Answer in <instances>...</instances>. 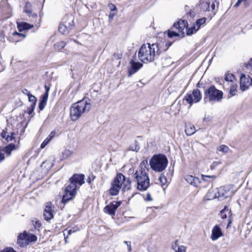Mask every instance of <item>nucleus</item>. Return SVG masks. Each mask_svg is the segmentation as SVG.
Masks as SVG:
<instances>
[{
  "instance_id": "obj_1",
  "label": "nucleus",
  "mask_w": 252,
  "mask_h": 252,
  "mask_svg": "<svg viewBox=\"0 0 252 252\" xmlns=\"http://www.w3.org/2000/svg\"><path fill=\"white\" fill-rule=\"evenodd\" d=\"M147 164V161H142L132 175L133 181L136 183L137 190L141 191L147 190L150 187V178Z\"/></svg>"
},
{
  "instance_id": "obj_2",
  "label": "nucleus",
  "mask_w": 252,
  "mask_h": 252,
  "mask_svg": "<svg viewBox=\"0 0 252 252\" xmlns=\"http://www.w3.org/2000/svg\"><path fill=\"white\" fill-rule=\"evenodd\" d=\"M160 54L158 44L153 43L147 45L143 44L140 47L138 53V57L144 63L152 62L158 58Z\"/></svg>"
},
{
  "instance_id": "obj_3",
  "label": "nucleus",
  "mask_w": 252,
  "mask_h": 252,
  "mask_svg": "<svg viewBox=\"0 0 252 252\" xmlns=\"http://www.w3.org/2000/svg\"><path fill=\"white\" fill-rule=\"evenodd\" d=\"M84 177L83 174H75L70 178V184L66 187L63 196V203L67 202L76 195L77 189L84 183Z\"/></svg>"
},
{
  "instance_id": "obj_4",
  "label": "nucleus",
  "mask_w": 252,
  "mask_h": 252,
  "mask_svg": "<svg viewBox=\"0 0 252 252\" xmlns=\"http://www.w3.org/2000/svg\"><path fill=\"white\" fill-rule=\"evenodd\" d=\"M91 106V104L85 99L74 103L70 108L71 120L73 121L77 120L83 113L90 110Z\"/></svg>"
},
{
  "instance_id": "obj_5",
  "label": "nucleus",
  "mask_w": 252,
  "mask_h": 252,
  "mask_svg": "<svg viewBox=\"0 0 252 252\" xmlns=\"http://www.w3.org/2000/svg\"><path fill=\"white\" fill-rule=\"evenodd\" d=\"M166 157L162 154L154 155L150 160L151 168L155 171L160 172L165 169L168 164Z\"/></svg>"
},
{
  "instance_id": "obj_6",
  "label": "nucleus",
  "mask_w": 252,
  "mask_h": 252,
  "mask_svg": "<svg viewBox=\"0 0 252 252\" xmlns=\"http://www.w3.org/2000/svg\"><path fill=\"white\" fill-rule=\"evenodd\" d=\"M223 96L221 91L217 89L214 86L208 88L204 93V100L205 102H215L220 101Z\"/></svg>"
},
{
  "instance_id": "obj_7",
  "label": "nucleus",
  "mask_w": 252,
  "mask_h": 252,
  "mask_svg": "<svg viewBox=\"0 0 252 252\" xmlns=\"http://www.w3.org/2000/svg\"><path fill=\"white\" fill-rule=\"evenodd\" d=\"M188 26V22L183 20H180L175 23L171 30L166 31L164 33H167L169 38L174 36H179V33H181L183 36H185V29H186Z\"/></svg>"
},
{
  "instance_id": "obj_8",
  "label": "nucleus",
  "mask_w": 252,
  "mask_h": 252,
  "mask_svg": "<svg viewBox=\"0 0 252 252\" xmlns=\"http://www.w3.org/2000/svg\"><path fill=\"white\" fill-rule=\"evenodd\" d=\"M202 98V95L200 91L198 89L193 90L191 93L188 94L185 96L183 100H186L191 107L193 103L199 102Z\"/></svg>"
},
{
  "instance_id": "obj_9",
  "label": "nucleus",
  "mask_w": 252,
  "mask_h": 252,
  "mask_svg": "<svg viewBox=\"0 0 252 252\" xmlns=\"http://www.w3.org/2000/svg\"><path fill=\"white\" fill-rule=\"evenodd\" d=\"M240 86L242 91L248 90L252 86V78L249 75H242L240 79Z\"/></svg>"
},
{
  "instance_id": "obj_10",
  "label": "nucleus",
  "mask_w": 252,
  "mask_h": 252,
  "mask_svg": "<svg viewBox=\"0 0 252 252\" xmlns=\"http://www.w3.org/2000/svg\"><path fill=\"white\" fill-rule=\"evenodd\" d=\"M121 204V201L113 202L105 207L104 209V212L110 215H115L116 210Z\"/></svg>"
},
{
  "instance_id": "obj_11",
  "label": "nucleus",
  "mask_w": 252,
  "mask_h": 252,
  "mask_svg": "<svg viewBox=\"0 0 252 252\" xmlns=\"http://www.w3.org/2000/svg\"><path fill=\"white\" fill-rule=\"evenodd\" d=\"M223 234L221 228L218 225H215L212 230L210 238L212 241L218 240L220 237L223 236Z\"/></svg>"
},
{
  "instance_id": "obj_12",
  "label": "nucleus",
  "mask_w": 252,
  "mask_h": 252,
  "mask_svg": "<svg viewBox=\"0 0 252 252\" xmlns=\"http://www.w3.org/2000/svg\"><path fill=\"white\" fill-rule=\"evenodd\" d=\"M130 67L128 69V76L136 73L142 66L140 62H135L133 60L130 62Z\"/></svg>"
},
{
  "instance_id": "obj_13",
  "label": "nucleus",
  "mask_w": 252,
  "mask_h": 252,
  "mask_svg": "<svg viewBox=\"0 0 252 252\" xmlns=\"http://www.w3.org/2000/svg\"><path fill=\"white\" fill-rule=\"evenodd\" d=\"M43 215L46 220H50L53 218V214L51 209V203L50 202L47 203Z\"/></svg>"
},
{
  "instance_id": "obj_14",
  "label": "nucleus",
  "mask_w": 252,
  "mask_h": 252,
  "mask_svg": "<svg viewBox=\"0 0 252 252\" xmlns=\"http://www.w3.org/2000/svg\"><path fill=\"white\" fill-rule=\"evenodd\" d=\"M17 243L21 247H25L29 245L26 231L19 235Z\"/></svg>"
},
{
  "instance_id": "obj_15",
  "label": "nucleus",
  "mask_w": 252,
  "mask_h": 252,
  "mask_svg": "<svg viewBox=\"0 0 252 252\" xmlns=\"http://www.w3.org/2000/svg\"><path fill=\"white\" fill-rule=\"evenodd\" d=\"M26 36V35L25 34L14 32L12 33V36L10 37L9 40L12 42H18L24 39Z\"/></svg>"
},
{
  "instance_id": "obj_16",
  "label": "nucleus",
  "mask_w": 252,
  "mask_h": 252,
  "mask_svg": "<svg viewBox=\"0 0 252 252\" xmlns=\"http://www.w3.org/2000/svg\"><path fill=\"white\" fill-rule=\"evenodd\" d=\"M62 24L67 27L68 29L71 30L73 26V18L72 16H65Z\"/></svg>"
},
{
  "instance_id": "obj_17",
  "label": "nucleus",
  "mask_w": 252,
  "mask_h": 252,
  "mask_svg": "<svg viewBox=\"0 0 252 252\" xmlns=\"http://www.w3.org/2000/svg\"><path fill=\"white\" fill-rule=\"evenodd\" d=\"M215 191H217V198L220 200H222L227 197V192L224 189L223 187H220L219 188L215 189Z\"/></svg>"
},
{
  "instance_id": "obj_18",
  "label": "nucleus",
  "mask_w": 252,
  "mask_h": 252,
  "mask_svg": "<svg viewBox=\"0 0 252 252\" xmlns=\"http://www.w3.org/2000/svg\"><path fill=\"white\" fill-rule=\"evenodd\" d=\"M125 180V176L123 175L122 173H118L116 177L114 179L113 184H116V185L120 186V189L121 188L123 182Z\"/></svg>"
},
{
  "instance_id": "obj_19",
  "label": "nucleus",
  "mask_w": 252,
  "mask_h": 252,
  "mask_svg": "<svg viewBox=\"0 0 252 252\" xmlns=\"http://www.w3.org/2000/svg\"><path fill=\"white\" fill-rule=\"evenodd\" d=\"M186 180L189 184L194 187H197L199 183V179L191 175L187 176Z\"/></svg>"
},
{
  "instance_id": "obj_20",
  "label": "nucleus",
  "mask_w": 252,
  "mask_h": 252,
  "mask_svg": "<svg viewBox=\"0 0 252 252\" xmlns=\"http://www.w3.org/2000/svg\"><path fill=\"white\" fill-rule=\"evenodd\" d=\"M177 241H175L172 245L173 250L175 252H186L187 247L184 246H179Z\"/></svg>"
},
{
  "instance_id": "obj_21",
  "label": "nucleus",
  "mask_w": 252,
  "mask_h": 252,
  "mask_svg": "<svg viewBox=\"0 0 252 252\" xmlns=\"http://www.w3.org/2000/svg\"><path fill=\"white\" fill-rule=\"evenodd\" d=\"M48 94L47 93H45L41 97V99L40 100V102L39 103V109L40 110H43L45 107V106L46 104L47 99H48Z\"/></svg>"
},
{
  "instance_id": "obj_22",
  "label": "nucleus",
  "mask_w": 252,
  "mask_h": 252,
  "mask_svg": "<svg viewBox=\"0 0 252 252\" xmlns=\"http://www.w3.org/2000/svg\"><path fill=\"white\" fill-rule=\"evenodd\" d=\"M194 126L191 124H188L186 126L185 132L188 136H191L195 132Z\"/></svg>"
},
{
  "instance_id": "obj_23",
  "label": "nucleus",
  "mask_w": 252,
  "mask_h": 252,
  "mask_svg": "<svg viewBox=\"0 0 252 252\" xmlns=\"http://www.w3.org/2000/svg\"><path fill=\"white\" fill-rule=\"evenodd\" d=\"M120 189V186L112 183L111 187L109 189V193L113 196L116 195L118 194Z\"/></svg>"
},
{
  "instance_id": "obj_24",
  "label": "nucleus",
  "mask_w": 252,
  "mask_h": 252,
  "mask_svg": "<svg viewBox=\"0 0 252 252\" xmlns=\"http://www.w3.org/2000/svg\"><path fill=\"white\" fill-rule=\"evenodd\" d=\"M31 28V26L26 22L17 23V28L19 32L29 30Z\"/></svg>"
},
{
  "instance_id": "obj_25",
  "label": "nucleus",
  "mask_w": 252,
  "mask_h": 252,
  "mask_svg": "<svg viewBox=\"0 0 252 252\" xmlns=\"http://www.w3.org/2000/svg\"><path fill=\"white\" fill-rule=\"evenodd\" d=\"M237 92V85L236 82H232L230 84L229 94L231 96L236 95Z\"/></svg>"
},
{
  "instance_id": "obj_26",
  "label": "nucleus",
  "mask_w": 252,
  "mask_h": 252,
  "mask_svg": "<svg viewBox=\"0 0 252 252\" xmlns=\"http://www.w3.org/2000/svg\"><path fill=\"white\" fill-rule=\"evenodd\" d=\"M206 198L208 200H212L217 198V191H215V189H210L206 195Z\"/></svg>"
},
{
  "instance_id": "obj_27",
  "label": "nucleus",
  "mask_w": 252,
  "mask_h": 252,
  "mask_svg": "<svg viewBox=\"0 0 252 252\" xmlns=\"http://www.w3.org/2000/svg\"><path fill=\"white\" fill-rule=\"evenodd\" d=\"M15 135L14 132H11V135H7V131L5 130H3L2 133H1V136L5 138L7 141H11L14 139V135Z\"/></svg>"
},
{
  "instance_id": "obj_28",
  "label": "nucleus",
  "mask_w": 252,
  "mask_h": 252,
  "mask_svg": "<svg viewBox=\"0 0 252 252\" xmlns=\"http://www.w3.org/2000/svg\"><path fill=\"white\" fill-rule=\"evenodd\" d=\"M16 149V147L14 144H10L4 148V151L8 156H10L11 152Z\"/></svg>"
},
{
  "instance_id": "obj_29",
  "label": "nucleus",
  "mask_w": 252,
  "mask_h": 252,
  "mask_svg": "<svg viewBox=\"0 0 252 252\" xmlns=\"http://www.w3.org/2000/svg\"><path fill=\"white\" fill-rule=\"evenodd\" d=\"M124 186L123 187V190L126 191L129 190L131 188V181L129 178H126L125 180L123 182Z\"/></svg>"
},
{
  "instance_id": "obj_30",
  "label": "nucleus",
  "mask_w": 252,
  "mask_h": 252,
  "mask_svg": "<svg viewBox=\"0 0 252 252\" xmlns=\"http://www.w3.org/2000/svg\"><path fill=\"white\" fill-rule=\"evenodd\" d=\"M225 81L226 82H229L231 83H232V82H235V78L234 75L232 73H226L225 74V77H224Z\"/></svg>"
},
{
  "instance_id": "obj_31",
  "label": "nucleus",
  "mask_w": 252,
  "mask_h": 252,
  "mask_svg": "<svg viewBox=\"0 0 252 252\" xmlns=\"http://www.w3.org/2000/svg\"><path fill=\"white\" fill-rule=\"evenodd\" d=\"M65 44L66 43L63 41H58L54 44V48L56 50H60L65 47Z\"/></svg>"
},
{
  "instance_id": "obj_32",
  "label": "nucleus",
  "mask_w": 252,
  "mask_h": 252,
  "mask_svg": "<svg viewBox=\"0 0 252 252\" xmlns=\"http://www.w3.org/2000/svg\"><path fill=\"white\" fill-rule=\"evenodd\" d=\"M217 150L225 154L229 152V148L226 145H221L217 148Z\"/></svg>"
},
{
  "instance_id": "obj_33",
  "label": "nucleus",
  "mask_w": 252,
  "mask_h": 252,
  "mask_svg": "<svg viewBox=\"0 0 252 252\" xmlns=\"http://www.w3.org/2000/svg\"><path fill=\"white\" fill-rule=\"evenodd\" d=\"M26 236L28 240V244L30 242H35L37 240V237L34 234L26 232Z\"/></svg>"
},
{
  "instance_id": "obj_34",
  "label": "nucleus",
  "mask_w": 252,
  "mask_h": 252,
  "mask_svg": "<svg viewBox=\"0 0 252 252\" xmlns=\"http://www.w3.org/2000/svg\"><path fill=\"white\" fill-rule=\"evenodd\" d=\"M70 30L68 29L67 27H65V26H64V25H63L62 24H61L59 27V31L63 34H67Z\"/></svg>"
},
{
  "instance_id": "obj_35",
  "label": "nucleus",
  "mask_w": 252,
  "mask_h": 252,
  "mask_svg": "<svg viewBox=\"0 0 252 252\" xmlns=\"http://www.w3.org/2000/svg\"><path fill=\"white\" fill-rule=\"evenodd\" d=\"M247 70L252 75V59H250L247 63L245 64Z\"/></svg>"
},
{
  "instance_id": "obj_36",
  "label": "nucleus",
  "mask_w": 252,
  "mask_h": 252,
  "mask_svg": "<svg viewBox=\"0 0 252 252\" xmlns=\"http://www.w3.org/2000/svg\"><path fill=\"white\" fill-rule=\"evenodd\" d=\"M24 11L29 15H30L32 13V4L30 2H27L26 3Z\"/></svg>"
},
{
  "instance_id": "obj_37",
  "label": "nucleus",
  "mask_w": 252,
  "mask_h": 252,
  "mask_svg": "<svg viewBox=\"0 0 252 252\" xmlns=\"http://www.w3.org/2000/svg\"><path fill=\"white\" fill-rule=\"evenodd\" d=\"M27 95L28 96L29 101L32 103L31 105L35 106L37 101L36 98L31 93H28Z\"/></svg>"
},
{
  "instance_id": "obj_38",
  "label": "nucleus",
  "mask_w": 252,
  "mask_h": 252,
  "mask_svg": "<svg viewBox=\"0 0 252 252\" xmlns=\"http://www.w3.org/2000/svg\"><path fill=\"white\" fill-rule=\"evenodd\" d=\"M227 212L228 214H230V211L229 210L228 208L227 207H225L224 208L220 211V215L222 219H224L227 217V214L226 213Z\"/></svg>"
},
{
  "instance_id": "obj_39",
  "label": "nucleus",
  "mask_w": 252,
  "mask_h": 252,
  "mask_svg": "<svg viewBox=\"0 0 252 252\" xmlns=\"http://www.w3.org/2000/svg\"><path fill=\"white\" fill-rule=\"evenodd\" d=\"M73 154V152L69 150H65L63 152V158H67L70 157Z\"/></svg>"
},
{
  "instance_id": "obj_40",
  "label": "nucleus",
  "mask_w": 252,
  "mask_h": 252,
  "mask_svg": "<svg viewBox=\"0 0 252 252\" xmlns=\"http://www.w3.org/2000/svg\"><path fill=\"white\" fill-rule=\"evenodd\" d=\"M158 181L160 182L161 186L163 187V186L165 185L167 183V179L165 176L163 175H161L159 178Z\"/></svg>"
},
{
  "instance_id": "obj_41",
  "label": "nucleus",
  "mask_w": 252,
  "mask_h": 252,
  "mask_svg": "<svg viewBox=\"0 0 252 252\" xmlns=\"http://www.w3.org/2000/svg\"><path fill=\"white\" fill-rule=\"evenodd\" d=\"M186 34L187 35H191L192 34L195 33L197 31L195 29H194V27L192 26L190 28H189L187 29V28L186 29Z\"/></svg>"
},
{
  "instance_id": "obj_42",
  "label": "nucleus",
  "mask_w": 252,
  "mask_h": 252,
  "mask_svg": "<svg viewBox=\"0 0 252 252\" xmlns=\"http://www.w3.org/2000/svg\"><path fill=\"white\" fill-rule=\"evenodd\" d=\"M32 224L35 229H38L41 226L40 222L36 219L32 220Z\"/></svg>"
},
{
  "instance_id": "obj_43",
  "label": "nucleus",
  "mask_w": 252,
  "mask_h": 252,
  "mask_svg": "<svg viewBox=\"0 0 252 252\" xmlns=\"http://www.w3.org/2000/svg\"><path fill=\"white\" fill-rule=\"evenodd\" d=\"M77 231V230H74V229H70V230H67V229H65L64 231H63V235L65 236V234H66V232H67V235L68 236L70 234H71L72 233H74L76 231Z\"/></svg>"
},
{
  "instance_id": "obj_44",
  "label": "nucleus",
  "mask_w": 252,
  "mask_h": 252,
  "mask_svg": "<svg viewBox=\"0 0 252 252\" xmlns=\"http://www.w3.org/2000/svg\"><path fill=\"white\" fill-rule=\"evenodd\" d=\"M0 252H16L13 248L7 247L0 251Z\"/></svg>"
},
{
  "instance_id": "obj_45",
  "label": "nucleus",
  "mask_w": 252,
  "mask_h": 252,
  "mask_svg": "<svg viewBox=\"0 0 252 252\" xmlns=\"http://www.w3.org/2000/svg\"><path fill=\"white\" fill-rule=\"evenodd\" d=\"M50 140L46 138L41 144L40 148L43 149L50 142Z\"/></svg>"
},
{
  "instance_id": "obj_46",
  "label": "nucleus",
  "mask_w": 252,
  "mask_h": 252,
  "mask_svg": "<svg viewBox=\"0 0 252 252\" xmlns=\"http://www.w3.org/2000/svg\"><path fill=\"white\" fill-rule=\"evenodd\" d=\"M35 106L31 105V106L27 108V113L29 115L32 114L34 109Z\"/></svg>"
},
{
  "instance_id": "obj_47",
  "label": "nucleus",
  "mask_w": 252,
  "mask_h": 252,
  "mask_svg": "<svg viewBox=\"0 0 252 252\" xmlns=\"http://www.w3.org/2000/svg\"><path fill=\"white\" fill-rule=\"evenodd\" d=\"M206 20V19L205 18H202L198 19L197 20H196V22H197V24H199V25L201 26L205 23Z\"/></svg>"
},
{
  "instance_id": "obj_48",
  "label": "nucleus",
  "mask_w": 252,
  "mask_h": 252,
  "mask_svg": "<svg viewBox=\"0 0 252 252\" xmlns=\"http://www.w3.org/2000/svg\"><path fill=\"white\" fill-rule=\"evenodd\" d=\"M247 0H238L237 2L234 5V7H237L239 6L240 3L243 2L245 4H246Z\"/></svg>"
},
{
  "instance_id": "obj_49",
  "label": "nucleus",
  "mask_w": 252,
  "mask_h": 252,
  "mask_svg": "<svg viewBox=\"0 0 252 252\" xmlns=\"http://www.w3.org/2000/svg\"><path fill=\"white\" fill-rule=\"evenodd\" d=\"M202 179L205 181H209L208 180V178H209V179L211 178H215L216 177V176H210L203 175H202Z\"/></svg>"
},
{
  "instance_id": "obj_50",
  "label": "nucleus",
  "mask_w": 252,
  "mask_h": 252,
  "mask_svg": "<svg viewBox=\"0 0 252 252\" xmlns=\"http://www.w3.org/2000/svg\"><path fill=\"white\" fill-rule=\"evenodd\" d=\"M56 134V131H52L50 134L49 135L48 137H47V138L48 139H49L50 141L51 140L54 138V137L55 136Z\"/></svg>"
},
{
  "instance_id": "obj_51",
  "label": "nucleus",
  "mask_w": 252,
  "mask_h": 252,
  "mask_svg": "<svg viewBox=\"0 0 252 252\" xmlns=\"http://www.w3.org/2000/svg\"><path fill=\"white\" fill-rule=\"evenodd\" d=\"M124 243L126 245L128 251L130 252L131 251V243L129 241H124Z\"/></svg>"
},
{
  "instance_id": "obj_52",
  "label": "nucleus",
  "mask_w": 252,
  "mask_h": 252,
  "mask_svg": "<svg viewBox=\"0 0 252 252\" xmlns=\"http://www.w3.org/2000/svg\"><path fill=\"white\" fill-rule=\"evenodd\" d=\"M221 162L220 161L213 162V164H212L211 166V169L212 170L215 167H216L219 164H221Z\"/></svg>"
},
{
  "instance_id": "obj_53",
  "label": "nucleus",
  "mask_w": 252,
  "mask_h": 252,
  "mask_svg": "<svg viewBox=\"0 0 252 252\" xmlns=\"http://www.w3.org/2000/svg\"><path fill=\"white\" fill-rule=\"evenodd\" d=\"M195 16V13L193 11L190 10L188 13V16H189L190 18H193Z\"/></svg>"
},
{
  "instance_id": "obj_54",
  "label": "nucleus",
  "mask_w": 252,
  "mask_h": 252,
  "mask_svg": "<svg viewBox=\"0 0 252 252\" xmlns=\"http://www.w3.org/2000/svg\"><path fill=\"white\" fill-rule=\"evenodd\" d=\"M193 26L194 27V29L197 31L201 26L199 25V24H197V22H196L195 23L193 24Z\"/></svg>"
},
{
  "instance_id": "obj_55",
  "label": "nucleus",
  "mask_w": 252,
  "mask_h": 252,
  "mask_svg": "<svg viewBox=\"0 0 252 252\" xmlns=\"http://www.w3.org/2000/svg\"><path fill=\"white\" fill-rule=\"evenodd\" d=\"M214 0H211L212 2L211 5V8L212 10H214L215 8V2L216 1V0L214 1Z\"/></svg>"
},
{
  "instance_id": "obj_56",
  "label": "nucleus",
  "mask_w": 252,
  "mask_h": 252,
  "mask_svg": "<svg viewBox=\"0 0 252 252\" xmlns=\"http://www.w3.org/2000/svg\"><path fill=\"white\" fill-rule=\"evenodd\" d=\"M22 93L24 94H26V95H27V94L28 93H31L28 90H27L26 89H24L22 90Z\"/></svg>"
},
{
  "instance_id": "obj_57",
  "label": "nucleus",
  "mask_w": 252,
  "mask_h": 252,
  "mask_svg": "<svg viewBox=\"0 0 252 252\" xmlns=\"http://www.w3.org/2000/svg\"><path fill=\"white\" fill-rule=\"evenodd\" d=\"M146 198H147V200H148V201H151V200H152V198L151 197V195H150V194L149 193H148L147 194Z\"/></svg>"
},
{
  "instance_id": "obj_58",
  "label": "nucleus",
  "mask_w": 252,
  "mask_h": 252,
  "mask_svg": "<svg viewBox=\"0 0 252 252\" xmlns=\"http://www.w3.org/2000/svg\"><path fill=\"white\" fill-rule=\"evenodd\" d=\"M45 89L46 90V93H47V94L48 95V93H49V90H50L49 87H48L47 86L45 85Z\"/></svg>"
},
{
  "instance_id": "obj_59",
  "label": "nucleus",
  "mask_w": 252,
  "mask_h": 252,
  "mask_svg": "<svg viewBox=\"0 0 252 252\" xmlns=\"http://www.w3.org/2000/svg\"><path fill=\"white\" fill-rule=\"evenodd\" d=\"M134 172V169L132 168H131L129 169V170L128 171V174H132Z\"/></svg>"
},
{
  "instance_id": "obj_60",
  "label": "nucleus",
  "mask_w": 252,
  "mask_h": 252,
  "mask_svg": "<svg viewBox=\"0 0 252 252\" xmlns=\"http://www.w3.org/2000/svg\"><path fill=\"white\" fill-rule=\"evenodd\" d=\"M115 14H116V12H115V13H110V14H109V18L110 19H112V18H113V17H114V16Z\"/></svg>"
},
{
  "instance_id": "obj_61",
  "label": "nucleus",
  "mask_w": 252,
  "mask_h": 252,
  "mask_svg": "<svg viewBox=\"0 0 252 252\" xmlns=\"http://www.w3.org/2000/svg\"><path fill=\"white\" fill-rule=\"evenodd\" d=\"M3 38H4V35L2 34H1L0 36V40L2 41Z\"/></svg>"
},
{
  "instance_id": "obj_62",
  "label": "nucleus",
  "mask_w": 252,
  "mask_h": 252,
  "mask_svg": "<svg viewBox=\"0 0 252 252\" xmlns=\"http://www.w3.org/2000/svg\"><path fill=\"white\" fill-rule=\"evenodd\" d=\"M131 150L132 151H137L139 150V147H137V146H136L134 149H132Z\"/></svg>"
},
{
  "instance_id": "obj_63",
  "label": "nucleus",
  "mask_w": 252,
  "mask_h": 252,
  "mask_svg": "<svg viewBox=\"0 0 252 252\" xmlns=\"http://www.w3.org/2000/svg\"><path fill=\"white\" fill-rule=\"evenodd\" d=\"M64 236V241H65V243H67V238H68V236H67V235L66 236H65H65Z\"/></svg>"
},
{
  "instance_id": "obj_64",
  "label": "nucleus",
  "mask_w": 252,
  "mask_h": 252,
  "mask_svg": "<svg viewBox=\"0 0 252 252\" xmlns=\"http://www.w3.org/2000/svg\"><path fill=\"white\" fill-rule=\"evenodd\" d=\"M88 183H91V178L90 177H89V178L87 180V181Z\"/></svg>"
}]
</instances>
